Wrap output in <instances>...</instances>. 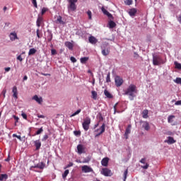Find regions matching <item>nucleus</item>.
Listing matches in <instances>:
<instances>
[{
  "label": "nucleus",
  "mask_w": 181,
  "mask_h": 181,
  "mask_svg": "<svg viewBox=\"0 0 181 181\" xmlns=\"http://www.w3.org/2000/svg\"><path fill=\"white\" fill-rule=\"evenodd\" d=\"M138 93V90L136 89V86L134 84H131L129 86V87L127 88V90H124V93H123L124 95H129V98L131 101H133L134 98L136 97L135 94Z\"/></svg>",
  "instance_id": "1"
},
{
  "label": "nucleus",
  "mask_w": 181,
  "mask_h": 181,
  "mask_svg": "<svg viewBox=\"0 0 181 181\" xmlns=\"http://www.w3.org/2000/svg\"><path fill=\"white\" fill-rule=\"evenodd\" d=\"M165 62L162 57L159 55L153 54V66H160V64H164Z\"/></svg>",
  "instance_id": "2"
},
{
  "label": "nucleus",
  "mask_w": 181,
  "mask_h": 181,
  "mask_svg": "<svg viewBox=\"0 0 181 181\" xmlns=\"http://www.w3.org/2000/svg\"><path fill=\"white\" fill-rule=\"evenodd\" d=\"M68 1V10L71 11V12H74L76 9H77V4L78 0H67Z\"/></svg>",
  "instance_id": "3"
},
{
  "label": "nucleus",
  "mask_w": 181,
  "mask_h": 181,
  "mask_svg": "<svg viewBox=\"0 0 181 181\" xmlns=\"http://www.w3.org/2000/svg\"><path fill=\"white\" fill-rule=\"evenodd\" d=\"M90 124H91V119L90 117H86L83 119L82 127L85 131L90 129Z\"/></svg>",
  "instance_id": "4"
},
{
  "label": "nucleus",
  "mask_w": 181,
  "mask_h": 181,
  "mask_svg": "<svg viewBox=\"0 0 181 181\" xmlns=\"http://www.w3.org/2000/svg\"><path fill=\"white\" fill-rule=\"evenodd\" d=\"M115 83L116 87H121V85L124 84V79L119 76H116L115 78Z\"/></svg>",
  "instance_id": "5"
},
{
  "label": "nucleus",
  "mask_w": 181,
  "mask_h": 181,
  "mask_svg": "<svg viewBox=\"0 0 181 181\" xmlns=\"http://www.w3.org/2000/svg\"><path fill=\"white\" fill-rule=\"evenodd\" d=\"M101 173L102 175H103V176H112V173L111 172V170L108 168H103L101 170Z\"/></svg>",
  "instance_id": "6"
},
{
  "label": "nucleus",
  "mask_w": 181,
  "mask_h": 181,
  "mask_svg": "<svg viewBox=\"0 0 181 181\" xmlns=\"http://www.w3.org/2000/svg\"><path fill=\"white\" fill-rule=\"evenodd\" d=\"M31 168H33L34 169H36V168H37L38 169H41V170H43V169L46 168V164L44 162H40L38 164L33 165Z\"/></svg>",
  "instance_id": "7"
},
{
  "label": "nucleus",
  "mask_w": 181,
  "mask_h": 181,
  "mask_svg": "<svg viewBox=\"0 0 181 181\" xmlns=\"http://www.w3.org/2000/svg\"><path fill=\"white\" fill-rule=\"evenodd\" d=\"M77 151L79 155H81V153H86V148H84V146L82 144H78L77 146Z\"/></svg>",
  "instance_id": "8"
},
{
  "label": "nucleus",
  "mask_w": 181,
  "mask_h": 181,
  "mask_svg": "<svg viewBox=\"0 0 181 181\" xmlns=\"http://www.w3.org/2000/svg\"><path fill=\"white\" fill-rule=\"evenodd\" d=\"M81 169H82V172H83V173H90V172H93V168H91L88 165H83V166H82Z\"/></svg>",
  "instance_id": "9"
},
{
  "label": "nucleus",
  "mask_w": 181,
  "mask_h": 181,
  "mask_svg": "<svg viewBox=\"0 0 181 181\" xmlns=\"http://www.w3.org/2000/svg\"><path fill=\"white\" fill-rule=\"evenodd\" d=\"M9 37H10V40H11V42H13L18 39H19L18 37V34H16V33H10V35H9Z\"/></svg>",
  "instance_id": "10"
},
{
  "label": "nucleus",
  "mask_w": 181,
  "mask_h": 181,
  "mask_svg": "<svg viewBox=\"0 0 181 181\" xmlns=\"http://www.w3.org/2000/svg\"><path fill=\"white\" fill-rule=\"evenodd\" d=\"M131 128H132V126L131 124H129L125 130L124 136L126 139H128V134H131Z\"/></svg>",
  "instance_id": "11"
},
{
  "label": "nucleus",
  "mask_w": 181,
  "mask_h": 181,
  "mask_svg": "<svg viewBox=\"0 0 181 181\" xmlns=\"http://www.w3.org/2000/svg\"><path fill=\"white\" fill-rule=\"evenodd\" d=\"M33 100H34L35 101H36V103H37L38 104H42V103H43V98H42V97L37 96V95H35L33 97Z\"/></svg>",
  "instance_id": "12"
},
{
  "label": "nucleus",
  "mask_w": 181,
  "mask_h": 181,
  "mask_svg": "<svg viewBox=\"0 0 181 181\" xmlns=\"http://www.w3.org/2000/svg\"><path fill=\"white\" fill-rule=\"evenodd\" d=\"M138 12V10L135 8H130L128 11V13L129 16H135L136 15V13Z\"/></svg>",
  "instance_id": "13"
},
{
  "label": "nucleus",
  "mask_w": 181,
  "mask_h": 181,
  "mask_svg": "<svg viewBox=\"0 0 181 181\" xmlns=\"http://www.w3.org/2000/svg\"><path fill=\"white\" fill-rule=\"evenodd\" d=\"M12 93H13V97L16 100H18V88L16 86L13 87Z\"/></svg>",
  "instance_id": "14"
},
{
  "label": "nucleus",
  "mask_w": 181,
  "mask_h": 181,
  "mask_svg": "<svg viewBox=\"0 0 181 181\" xmlns=\"http://www.w3.org/2000/svg\"><path fill=\"white\" fill-rule=\"evenodd\" d=\"M42 23H43V17L42 16H38L37 21H36V25L38 28H40L42 25Z\"/></svg>",
  "instance_id": "15"
},
{
  "label": "nucleus",
  "mask_w": 181,
  "mask_h": 181,
  "mask_svg": "<svg viewBox=\"0 0 181 181\" xmlns=\"http://www.w3.org/2000/svg\"><path fill=\"white\" fill-rule=\"evenodd\" d=\"M88 41L91 43V45H95L97 42H98V40H97V38H95L94 36H90L88 38Z\"/></svg>",
  "instance_id": "16"
},
{
  "label": "nucleus",
  "mask_w": 181,
  "mask_h": 181,
  "mask_svg": "<svg viewBox=\"0 0 181 181\" xmlns=\"http://www.w3.org/2000/svg\"><path fill=\"white\" fill-rule=\"evenodd\" d=\"M165 142L169 144V145H172L173 144H176V140L172 136H168V140H166Z\"/></svg>",
  "instance_id": "17"
},
{
  "label": "nucleus",
  "mask_w": 181,
  "mask_h": 181,
  "mask_svg": "<svg viewBox=\"0 0 181 181\" xmlns=\"http://www.w3.org/2000/svg\"><path fill=\"white\" fill-rule=\"evenodd\" d=\"M34 145L36 148V151H39L40 146H42V142H40V140H36L34 141Z\"/></svg>",
  "instance_id": "18"
},
{
  "label": "nucleus",
  "mask_w": 181,
  "mask_h": 181,
  "mask_svg": "<svg viewBox=\"0 0 181 181\" xmlns=\"http://www.w3.org/2000/svg\"><path fill=\"white\" fill-rule=\"evenodd\" d=\"M102 12H103L104 15L108 16V18H112V14L108 12L104 7H102Z\"/></svg>",
  "instance_id": "19"
},
{
  "label": "nucleus",
  "mask_w": 181,
  "mask_h": 181,
  "mask_svg": "<svg viewBox=\"0 0 181 181\" xmlns=\"http://www.w3.org/2000/svg\"><path fill=\"white\" fill-rule=\"evenodd\" d=\"M142 127L146 131H149V129H151V127L149 126V123L148 122H144Z\"/></svg>",
  "instance_id": "20"
},
{
  "label": "nucleus",
  "mask_w": 181,
  "mask_h": 181,
  "mask_svg": "<svg viewBox=\"0 0 181 181\" xmlns=\"http://www.w3.org/2000/svg\"><path fill=\"white\" fill-rule=\"evenodd\" d=\"M110 160V158H104L102 161H101V163H102V165L103 166H108V161Z\"/></svg>",
  "instance_id": "21"
},
{
  "label": "nucleus",
  "mask_w": 181,
  "mask_h": 181,
  "mask_svg": "<svg viewBox=\"0 0 181 181\" xmlns=\"http://www.w3.org/2000/svg\"><path fill=\"white\" fill-rule=\"evenodd\" d=\"M100 129H101L100 132L99 134H98L96 135V136H100V135H101V134H104V132H105V124H104V123L103 124V125L100 127Z\"/></svg>",
  "instance_id": "22"
},
{
  "label": "nucleus",
  "mask_w": 181,
  "mask_h": 181,
  "mask_svg": "<svg viewBox=\"0 0 181 181\" xmlns=\"http://www.w3.org/2000/svg\"><path fill=\"white\" fill-rule=\"evenodd\" d=\"M65 46L68 47L69 50H73L74 45H73V43H71V42H66Z\"/></svg>",
  "instance_id": "23"
},
{
  "label": "nucleus",
  "mask_w": 181,
  "mask_h": 181,
  "mask_svg": "<svg viewBox=\"0 0 181 181\" xmlns=\"http://www.w3.org/2000/svg\"><path fill=\"white\" fill-rule=\"evenodd\" d=\"M62 17L61 16H59L57 21H56V23H59L60 25H64V21H63L62 20Z\"/></svg>",
  "instance_id": "24"
},
{
  "label": "nucleus",
  "mask_w": 181,
  "mask_h": 181,
  "mask_svg": "<svg viewBox=\"0 0 181 181\" xmlns=\"http://www.w3.org/2000/svg\"><path fill=\"white\" fill-rule=\"evenodd\" d=\"M148 114H149V111L148 110H144L142 112V117L143 118H148L149 116L148 115Z\"/></svg>",
  "instance_id": "25"
},
{
  "label": "nucleus",
  "mask_w": 181,
  "mask_h": 181,
  "mask_svg": "<svg viewBox=\"0 0 181 181\" xmlns=\"http://www.w3.org/2000/svg\"><path fill=\"white\" fill-rule=\"evenodd\" d=\"M36 52H37V50H36L35 48L30 49L28 52V56H33V54H35Z\"/></svg>",
  "instance_id": "26"
},
{
  "label": "nucleus",
  "mask_w": 181,
  "mask_h": 181,
  "mask_svg": "<svg viewBox=\"0 0 181 181\" xmlns=\"http://www.w3.org/2000/svg\"><path fill=\"white\" fill-rule=\"evenodd\" d=\"M104 94L107 98H112V95L108 90H105Z\"/></svg>",
  "instance_id": "27"
},
{
  "label": "nucleus",
  "mask_w": 181,
  "mask_h": 181,
  "mask_svg": "<svg viewBox=\"0 0 181 181\" xmlns=\"http://www.w3.org/2000/svg\"><path fill=\"white\" fill-rule=\"evenodd\" d=\"M115 26H117V24L115 23V22L110 21L109 22V28L110 29H114V28H115Z\"/></svg>",
  "instance_id": "28"
},
{
  "label": "nucleus",
  "mask_w": 181,
  "mask_h": 181,
  "mask_svg": "<svg viewBox=\"0 0 181 181\" xmlns=\"http://www.w3.org/2000/svg\"><path fill=\"white\" fill-rule=\"evenodd\" d=\"M80 60H81V63H82V64H86L88 62V57H84L81 58Z\"/></svg>",
  "instance_id": "29"
},
{
  "label": "nucleus",
  "mask_w": 181,
  "mask_h": 181,
  "mask_svg": "<svg viewBox=\"0 0 181 181\" xmlns=\"http://www.w3.org/2000/svg\"><path fill=\"white\" fill-rule=\"evenodd\" d=\"M8 179V175L6 174H1L0 175V180H6Z\"/></svg>",
  "instance_id": "30"
},
{
  "label": "nucleus",
  "mask_w": 181,
  "mask_h": 181,
  "mask_svg": "<svg viewBox=\"0 0 181 181\" xmlns=\"http://www.w3.org/2000/svg\"><path fill=\"white\" fill-rule=\"evenodd\" d=\"M134 4L133 0H124V4L127 5V6H129Z\"/></svg>",
  "instance_id": "31"
},
{
  "label": "nucleus",
  "mask_w": 181,
  "mask_h": 181,
  "mask_svg": "<svg viewBox=\"0 0 181 181\" xmlns=\"http://www.w3.org/2000/svg\"><path fill=\"white\" fill-rule=\"evenodd\" d=\"M91 94H92V96L91 98L93 99V100H97V92L95 90H92L91 91Z\"/></svg>",
  "instance_id": "32"
},
{
  "label": "nucleus",
  "mask_w": 181,
  "mask_h": 181,
  "mask_svg": "<svg viewBox=\"0 0 181 181\" xmlns=\"http://www.w3.org/2000/svg\"><path fill=\"white\" fill-rule=\"evenodd\" d=\"M102 54H103V56H108L110 54V49H103Z\"/></svg>",
  "instance_id": "33"
},
{
  "label": "nucleus",
  "mask_w": 181,
  "mask_h": 181,
  "mask_svg": "<svg viewBox=\"0 0 181 181\" xmlns=\"http://www.w3.org/2000/svg\"><path fill=\"white\" fill-rule=\"evenodd\" d=\"M87 15L88 16L89 21H91L93 19V13L91 12V11L88 10L87 11Z\"/></svg>",
  "instance_id": "34"
},
{
  "label": "nucleus",
  "mask_w": 181,
  "mask_h": 181,
  "mask_svg": "<svg viewBox=\"0 0 181 181\" xmlns=\"http://www.w3.org/2000/svg\"><path fill=\"white\" fill-rule=\"evenodd\" d=\"M174 64L175 66V69H178V70H181V64L177 62H175Z\"/></svg>",
  "instance_id": "35"
},
{
  "label": "nucleus",
  "mask_w": 181,
  "mask_h": 181,
  "mask_svg": "<svg viewBox=\"0 0 181 181\" xmlns=\"http://www.w3.org/2000/svg\"><path fill=\"white\" fill-rule=\"evenodd\" d=\"M36 33H37V37H38V39H41L42 36H43V34H42V33H40V30H39V29H37Z\"/></svg>",
  "instance_id": "36"
},
{
  "label": "nucleus",
  "mask_w": 181,
  "mask_h": 181,
  "mask_svg": "<svg viewBox=\"0 0 181 181\" xmlns=\"http://www.w3.org/2000/svg\"><path fill=\"white\" fill-rule=\"evenodd\" d=\"M69 170H66L64 173L62 174L63 179H66L67 177V175H69Z\"/></svg>",
  "instance_id": "37"
},
{
  "label": "nucleus",
  "mask_w": 181,
  "mask_h": 181,
  "mask_svg": "<svg viewBox=\"0 0 181 181\" xmlns=\"http://www.w3.org/2000/svg\"><path fill=\"white\" fill-rule=\"evenodd\" d=\"M124 181L127 180V177L128 176V169H126L123 174Z\"/></svg>",
  "instance_id": "38"
},
{
  "label": "nucleus",
  "mask_w": 181,
  "mask_h": 181,
  "mask_svg": "<svg viewBox=\"0 0 181 181\" xmlns=\"http://www.w3.org/2000/svg\"><path fill=\"white\" fill-rule=\"evenodd\" d=\"M81 112V109L78 110L74 114L71 115V117H76V115H78L79 113Z\"/></svg>",
  "instance_id": "39"
},
{
  "label": "nucleus",
  "mask_w": 181,
  "mask_h": 181,
  "mask_svg": "<svg viewBox=\"0 0 181 181\" xmlns=\"http://www.w3.org/2000/svg\"><path fill=\"white\" fill-rule=\"evenodd\" d=\"M43 132V127L40 128L36 132L35 135H40Z\"/></svg>",
  "instance_id": "40"
},
{
  "label": "nucleus",
  "mask_w": 181,
  "mask_h": 181,
  "mask_svg": "<svg viewBox=\"0 0 181 181\" xmlns=\"http://www.w3.org/2000/svg\"><path fill=\"white\" fill-rule=\"evenodd\" d=\"M173 118H175L174 115H170L168 118V122H173Z\"/></svg>",
  "instance_id": "41"
},
{
  "label": "nucleus",
  "mask_w": 181,
  "mask_h": 181,
  "mask_svg": "<svg viewBox=\"0 0 181 181\" xmlns=\"http://www.w3.org/2000/svg\"><path fill=\"white\" fill-rule=\"evenodd\" d=\"M174 82L176 83L177 84H180L181 85V78H176L174 80Z\"/></svg>",
  "instance_id": "42"
},
{
  "label": "nucleus",
  "mask_w": 181,
  "mask_h": 181,
  "mask_svg": "<svg viewBox=\"0 0 181 181\" xmlns=\"http://www.w3.org/2000/svg\"><path fill=\"white\" fill-rule=\"evenodd\" d=\"M6 94V88H4L2 92H1V95H3V98H5Z\"/></svg>",
  "instance_id": "43"
},
{
  "label": "nucleus",
  "mask_w": 181,
  "mask_h": 181,
  "mask_svg": "<svg viewBox=\"0 0 181 181\" xmlns=\"http://www.w3.org/2000/svg\"><path fill=\"white\" fill-rule=\"evenodd\" d=\"M47 11H49V9L47 8H42V11H41V15H43L44 13H46V12H47Z\"/></svg>",
  "instance_id": "44"
},
{
  "label": "nucleus",
  "mask_w": 181,
  "mask_h": 181,
  "mask_svg": "<svg viewBox=\"0 0 181 181\" xmlns=\"http://www.w3.org/2000/svg\"><path fill=\"white\" fill-rule=\"evenodd\" d=\"M13 138H17L18 139H19V141H22V137H21L20 135L18 136L17 134H13Z\"/></svg>",
  "instance_id": "45"
},
{
  "label": "nucleus",
  "mask_w": 181,
  "mask_h": 181,
  "mask_svg": "<svg viewBox=\"0 0 181 181\" xmlns=\"http://www.w3.org/2000/svg\"><path fill=\"white\" fill-rule=\"evenodd\" d=\"M51 54L52 56H54V54H57V51H56V49H51Z\"/></svg>",
  "instance_id": "46"
},
{
  "label": "nucleus",
  "mask_w": 181,
  "mask_h": 181,
  "mask_svg": "<svg viewBox=\"0 0 181 181\" xmlns=\"http://www.w3.org/2000/svg\"><path fill=\"white\" fill-rule=\"evenodd\" d=\"M106 82L107 83H111V78H110V74H108L107 75V77H106Z\"/></svg>",
  "instance_id": "47"
},
{
  "label": "nucleus",
  "mask_w": 181,
  "mask_h": 181,
  "mask_svg": "<svg viewBox=\"0 0 181 181\" xmlns=\"http://www.w3.org/2000/svg\"><path fill=\"white\" fill-rule=\"evenodd\" d=\"M32 4L34 5L35 8H37V2L36 0H32Z\"/></svg>",
  "instance_id": "48"
},
{
  "label": "nucleus",
  "mask_w": 181,
  "mask_h": 181,
  "mask_svg": "<svg viewBox=\"0 0 181 181\" xmlns=\"http://www.w3.org/2000/svg\"><path fill=\"white\" fill-rule=\"evenodd\" d=\"M17 60H19V62H23V58H22V54H20L17 57Z\"/></svg>",
  "instance_id": "49"
},
{
  "label": "nucleus",
  "mask_w": 181,
  "mask_h": 181,
  "mask_svg": "<svg viewBox=\"0 0 181 181\" xmlns=\"http://www.w3.org/2000/svg\"><path fill=\"white\" fill-rule=\"evenodd\" d=\"M21 116L24 119H28V115L25 112H22Z\"/></svg>",
  "instance_id": "50"
},
{
  "label": "nucleus",
  "mask_w": 181,
  "mask_h": 181,
  "mask_svg": "<svg viewBox=\"0 0 181 181\" xmlns=\"http://www.w3.org/2000/svg\"><path fill=\"white\" fill-rule=\"evenodd\" d=\"M70 60L72 62V63H76L77 62V59L74 57H71Z\"/></svg>",
  "instance_id": "51"
},
{
  "label": "nucleus",
  "mask_w": 181,
  "mask_h": 181,
  "mask_svg": "<svg viewBox=\"0 0 181 181\" xmlns=\"http://www.w3.org/2000/svg\"><path fill=\"white\" fill-rule=\"evenodd\" d=\"M48 138H49V136L47 134H45V135H44L43 138L42 139V141H45L46 140H47Z\"/></svg>",
  "instance_id": "52"
},
{
  "label": "nucleus",
  "mask_w": 181,
  "mask_h": 181,
  "mask_svg": "<svg viewBox=\"0 0 181 181\" xmlns=\"http://www.w3.org/2000/svg\"><path fill=\"white\" fill-rule=\"evenodd\" d=\"M142 169H148L149 168V164L148 163H146L145 165L141 166Z\"/></svg>",
  "instance_id": "53"
},
{
  "label": "nucleus",
  "mask_w": 181,
  "mask_h": 181,
  "mask_svg": "<svg viewBox=\"0 0 181 181\" xmlns=\"http://www.w3.org/2000/svg\"><path fill=\"white\" fill-rule=\"evenodd\" d=\"M145 162H146V158H141V160H140V163H143L144 165H145Z\"/></svg>",
  "instance_id": "54"
},
{
  "label": "nucleus",
  "mask_w": 181,
  "mask_h": 181,
  "mask_svg": "<svg viewBox=\"0 0 181 181\" xmlns=\"http://www.w3.org/2000/svg\"><path fill=\"white\" fill-rule=\"evenodd\" d=\"M74 135H81V131H74Z\"/></svg>",
  "instance_id": "55"
},
{
  "label": "nucleus",
  "mask_w": 181,
  "mask_h": 181,
  "mask_svg": "<svg viewBox=\"0 0 181 181\" xmlns=\"http://www.w3.org/2000/svg\"><path fill=\"white\" fill-rule=\"evenodd\" d=\"M117 105H118V103H116V104L114 105V110H115L114 114H116V113H117Z\"/></svg>",
  "instance_id": "56"
},
{
  "label": "nucleus",
  "mask_w": 181,
  "mask_h": 181,
  "mask_svg": "<svg viewBox=\"0 0 181 181\" xmlns=\"http://www.w3.org/2000/svg\"><path fill=\"white\" fill-rule=\"evenodd\" d=\"M11 160V155L8 154V158L5 159V162H9Z\"/></svg>",
  "instance_id": "57"
},
{
  "label": "nucleus",
  "mask_w": 181,
  "mask_h": 181,
  "mask_svg": "<svg viewBox=\"0 0 181 181\" xmlns=\"http://www.w3.org/2000/svg\"><path fill=\"white\" fill-rule=\"evenodd\" d=\"M175 105H181V100H177L175 102Z\"/></svg>",
  "instance_id": "58"
},
{
  "label": "nucleus",
  "mask_w": 181,
  "mask_h": 181,
  "mask_svg": "<svg viewBox=\"0 0 181 181\" xmlns=\"http://www.w3.org/2000/svg\"><path fill=\"white\" fill-rule=\"evenodd\" d=\"M90 162V159H85L83 161H82L83 163H88Z\"/></svg>",
  "instance_id": "59"
},
{
  "label": "nucleus",
  "mask_w": 181,
  "mask_h": 181,
  "mask_svg": "<svg viewBox=\"0 0 181 181\" xmlns=\"http://www.w3.org/2000/svg\"><path fill=\"white\" fill-rule=\"evenodd\" d=\"M5 71L8 72V71H11V67H6L4 69Z\"/></svg>",
  "instance_id": "60"
},
{
  "label": "nucleus",
  "mask_w": 181,
  "mask_h": 181,
  "mask_svg": "<svg viewBox=\"0 0 181 181\" xmlns=\"http://www.w3.org/2000/svg\"><path fill=\"white\" fill-rule=\"evenodd\" d=\"M53 39V35L51 34L50 37L48 38V42H52V40Z\"/></svg>",
  "instance_id": "61"
},
{
  "label": "nucleus",
  "mask_w": 181,
  "mask_h": 181,
  "mask_svg": "<svg viewBox=\"0 0 181 181\" xmlns=\"http://www.w3.org/2000/svg\"><path fill=\"white\" fill-rule=\"evenodd\" d=\"M71 166H73V163H69L66 168H71Z\"/></svg>",
  "instance_id": "62"
},
{
  "label": "nucleus",
  "mask_w": 181,
  "mask_h": 181,
  "mask_svg": "<svg viewBox=\"0 0 181 181\" xmlns=\"http://www.w3.org/2000/svg\"><path fill=\"white\" fill-rule=\"evenodd\" d=\"M37 117L39 118H45V115H37Z\"/></svg>",
  "instance_id": "63"
},
{
  "label": "nucleus",
  "mask_w": 181,
  "mask_h": 181,
  "mask_svg": "<svg viewBox=\"0 0 181 181\" xmlns=\"http://www.w3.org/2000/svg\"><path fill=\"white\" fill-rule=\"evenodd\" d=\"M26 80H28V76L23 77V81H26Z\"/></svg>",
  "instance_id": "64"
}]
</instances>
